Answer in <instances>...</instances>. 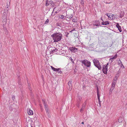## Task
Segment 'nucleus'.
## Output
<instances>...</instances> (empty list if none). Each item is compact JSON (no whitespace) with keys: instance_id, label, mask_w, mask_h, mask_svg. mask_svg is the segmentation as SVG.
Masks as SVG:
<instances>
[{"instance_id":"11","label":"nucleus","mask_w":127,"mask_h":127,"mask_svg":"<svg viewBox=\"0 0 127 127\" xmlns=\"http://www.w3.org/2000/svg\"><path fill=\"white\" fill-rule=\"evenodd\" d=\"M28 113L29 115H32L33 114V112L32 110L30 109H28Z\"/></svg>"},{"instance_id":"26","label":"nucleus","mask_w":127,"mask_h":127,"mask_svg":"<svg viewBox=\"0 0 127 127\" xmlns=\"http://www.w3.org/2000/svg\"><path fill=\"white\" fill-rule=\"evenodd\" d=\"M49 19H47L46 20V21L44 23V24H47L49 22Z\"/></svg>"},{"instance_id":"9","label":"nucleus","mask_w":127,"mask_h":127,"mask_svg":"<svg viewBox=\"0 0 127 127\" xmlns=\"http://www.w3.org/2000/svg\"><path fill=\"white\" fill-rule=\"evenodd\" d=\"M106 15H107L109 18H110V19L112 18V19L113 18V16H116V15H114L112 14H109L108 13H106Z\"/></svg>"},{"instance_id":"6","label":"nucleus","mask_w":127,"mask_h":127,"mask_svg":"<svg viewBox=\"0 0 127 127\" xmlns=\"http://www.w3.org/2000/svg\"><path fill=\"white\" fill-rule=\"evenodd\" d=\"M10 2H9V5L7 3V5H6L5 7V9L4 10V11H5L4 12V13L6 14V13L7 12L8 10H9L10 9Z\"/></svg>"},{"instance_id":"18","label":"nucleus","mask_w":127,"mask_h":127,"mask_svg":"<svg viewBox=\"0 0 127 127\" xmlns=\"http://www.w3.org/2000/svg\"><path fill=\"white\" fill-rule=\"evenodd\" d=\"M45 99H42V101L44 105V106L47 105L46 104V103H45Z\"/></svg>"},{"instance_id":"12","label":"nucleus","mask_w":127,"mask_h":127,"mask_svg":"<svg viewBox=\"0 0 127 127\" xmlns=\"http://www.w3.org/2000/svg\"><path fill=\"white\" fill-rule=\"evenodd\" d=\"M71 80H70L68 82V85L69 87V89L70 90L72 89V85L71 84Z\"/></svg>"},{"instance_id":"49","label":"nucleus","mask_w":127,"mask_h":127,"mask_svg":"<svg viewBox=\"0 0 127 127\" xmlns=\"http://www.w3.org/2000/svg\"><path fill=\"white\" fill-rule=\"evenodd\" d=\"M53 12H52V14H53Z\"/></svg>"},{"instance_id":"38","label":"nucleus","mask_w":127,"mask_h":127,"mask_svg":"<svg viewBox=\"0 0 127 127\" xmlns=\"http://www.w3.org/2000/svg\"><path fill=\"white\" fill-rule=\"evenodd\" d=\"M87 127H91L90 125L88 124L87 126Z\"/></svg>"},{"instance_id":"32","label":"nucleus","mask_w":127,"mask_h":127,"mask_svg":"<svg viewBox=\"0 0 127 127\" xmlns=\"http://www.w3.org/2000/svg\"><path fill=\"white\" fill-rule=\"evenodd\" d=\"M64 16L63 15H61V16L60 17V18L61 19H63L64 18Z\"/></svg>"},{"instance_id":"44","label":"nucleus","mask_w":127,"mask_h":127,"mask_svg":"<svg viewBox=\"0 0 127 127\" xmlns=\"http://www.w3.org/2000/svg\"><path fill=\"white\" fill-rule=\"evenodd\" d=\"M111 61L112 62L113 61V60H112V59H111Z\"/></svg>"},{"instance_id":"17","label":"nucleus","mask_w":127,"mask_h":127,"mask_svg":"<svg viewBox=\"0 0 127 127\" xmlns=\"http://www.w3.org/2000/svg\"><path fill=\"white\" fill-rule=\"evenodd\" d=\"M62 52V54L64 55V56L67 55V51H66L65 50H63Z\"/></svg>"},{"instance_id":"48","label":"nucleus","mask_w":127,"mask_h":127,"mask_svg":"<svg viewBox=\"0 0 127 127\" xmlns=\"http://www.w3.org/2000/svg\"><path fill=\"white\" fill-rule=\"evenodd\" d=\"M115 78L116 79V80H117V77H116Z\"/></svg>"},{"instance_id":"23","label":"nucleus","mask_w":127,"mask_h":127,"mask_svg":"<svg viewBox=\"0 0 127 127\" xmlns=\"http://www.w3.org/2000/svg\"><path fill=\"white\" fill-rule=\"evenodd\" d=\"M97 96H99L100 95L99 94V91H98V87H97Z\"/></svg>"},{"instance_id":"16","label":"nucleus","mask_w":127,"mask_h":127,"mask_svg":"<svg viewBox=\"0 0 127 127\" xmlns=\"http://www.w3.org/2000/svg\"><path fill=\"white\" fill-rule=\"evenodd\" d=\"M115 87H111L110 90L109 92V94L110 95L112 91L114 89Z\"/></svg>"},{"instance_id":"10","label":"nucleus","mask_w":127,"mask_h":127,"mask_svg":"<svg viewBox=\"0 0 127 127\" xmlns=\"http://www.w3.org/2000/svg\"><path fill=\"white\" fill-rule=\"evenodd\" d=\"M93 25L98 26L100 25V23L97 21H95L93 23Z\"/></svg>"},{"instance_id":"36","label":"nucleus","mask_w":127,"mask_h":127,"mask_svg":"<svg viewBox=\"0 0 127 127\" xmlns=\"http://www.w3.org/2000/svg\"><path fill=\"white\" fill-rule=\"evenodd\" d=\"M51 68L53 70H54V69H55V68L54 67L52 66H51Z\"/></svg>"},{"instance_id":"37","label":"nucleus","mask_w":127,"mask_h":127,"mask_svg":"<svg viewBox=\"0 0 127 127\" xmlns=\"http://www.w3.org/2000/svg\"><path fill=\"white\" fill-rule=\"evenodd\" d=\"M111 87H115V85H114V84H112Z\"/></svg>"},{"instance_id":"50","label":"nucleus","mask_w":127,"mask_h":127,"mask_svg":"<svg viewBox=\"0 0 127 127\" xmlns=\"http://www.w3.org/2000/svg\"><path fill=\"white\" fill-rule=\"evenodd\" d=\"M31 127H32V126H31Z\"/></svg>"},{"instance_id":"3","label":"nucleus","mask_w":127,"mask_h":127,"mask_svg":"<svg viewBox=\"0 0 127 127\" xmlns=\"http://www.w3.org/2000/svg\"><path fill=\"white\" fill-rule=\"evenodd\" d=\"M81 62L82 64L87 67H89L91 66V63L88 60H84L81 61Z\"/></svg>"},{"instance_id":"47","label":"nucleus","mask_w":127,"mask_h":127,"mask_svg":"<svg viewBox=\"0 0 127 127\" xmlns=\"http://www.w3.org/2000/svg\"><path fill=\"white\" fill-rule=\"evenodd\" d=\"M5 15V14H4V13H3V15Z\"/></svg>"},{"instance_id":"2","label":"nucleus","mask_w":127,"mask_h":127,"mask_svg":"<svg viewBox=\"0 0 127 127\" xmlns=\"http://www.w3.org/2000/svg\"><path fill=\"white\" fill-rule=\"evenodd\" d=\"M93 61L95 66L97 67L98 69H100L101 66L100 65L99 61L96 59H94L93 60Z\"/></svg>"},{"instance_id":"41","label":"nucleus","mask_w":127,"mask_h":127,"mask_svg":"<svg viewBox=\"0 0 127 127\" xmlns=\"http://www.w3.org/2000/svg\"><path fill=\"white\" fill-rule=\"evenodd\" d=\"M101 19L102 21H103V19H102V17H101Z\"/></svg>"},{"instance_id":"21","label":"nucleus","mask_w":127,"mask_h":127,"mask_svg":"<svg viewBox=\"0 0 127 127\" xmlns=\"http://www.w3.org/2000/svg\"><path fill=\"white\" fill-rule=\"evenodd\" d=\"M61 70V69L60 68H55V69H54L53 71H59L60 70Z\"/></svg>"},{"instance_id":"30","label":"nucleus","mask_w":127,"mask_h":127,"mask_svg":"<svg viewBox=\"0 0 127 127\" xmlns=\"http://www.w3.org/2000/svg\"><path fill=\"white\" fill-rule=\"evenodd\" d=\"M49 5V3H48V1L47 0L46 3L45 5L46 6H47Z\"/></svg>"},{"instance_id":"27","label":"nucleus","mask_w":127,"mask_h":127,"mask_svg":"<svg viewBox=\"0 0 127 127\" xmlns=\"http://www.w3.org/2000/svg\"><path fill=\"white\" fill-rule=\"evenodd\" d=\"M86 104V103H84L83 104L82 107L83 108H85V107Z\"/></svg>"},{"instance_id":"42","label":"nucleus","mask_w":127,"mask_h":127,"mask_svg":"<svg viewBox=\"0 0 127 127\" xmlns=\"http://www.w3.org/2000/svg\"><path fill=\"white\" fill-rule=\"evenodd\" d=\"M81 124H84V122H82V123H81Z\"/></svg>"},{"instance_id":"39","label":"nucleus","mask_w":127,"mask_h":127,"mask_svg":"<svg viewBox=\"0 0 127 127\" xmlns=\"http://www.w3.org/2000/svg\"><path fill=\"white\" fill-rule=\"evenodd\" d=\"M117 16L116 15V16H113V17H114V18H117L116 17V16Z\"/></svg>"},{"instance_id":"46","label":"nucleus","mask_w":127,"mask_h":127,"mask_svg":"<svg viewBox=\"0 0 127 127\" xmlns=\"http://www.w3.org/2000/svg\"><path fill=\"white\" fill-rule=\"evenodd\" d=\"M55 13H56H56H57V12H55Z\"/></svg>"},{"instance_id":"43","label":"nucleus","mask_w":127,"mask_h":127,"mask_svg":"<svg viewBox=\"0 0 127 127\" xmlns=\"http://www.w3.org/2000/svg\"><path fill=\"white\" fill-rule=\"evenodd\" d=\"M118 122H121L120 121V120H118Z\"/></svg>"},{"instance_id":"1","label":"nucleus","mask_w":127,"mask_h":127,"mask_svg":"<svg viewBox=\"0 0 127 127\" xmlns=\"http://www.w3.org/2000/svg\"><path fill=\"white\" fill-rule=\"evenodd\" d=\"M54 42H58L61 39L62 35L60 33H55L51 35Z\"/></svg>"},{"instance_id":"33","label":"nucleus","mask_w":127,"mask_h":127,"mask_svg":"<svg viewBox=\"0 0 127 127\" xmlns=\"http://www.w3.org/2000/svg\"><path fill=\"white\" fill-rule=\"evenodd\" d=\"M48 2L49 3V5L50 4H52V3H53V2L51 1H48Z\"/></svg>"},{"instance_id":"45","label":"nucleus","mask_w":127,"mask_h":127,"mask_svg":"<svg viewBox=\"0 0 127 127\" xmlns=\"http://www.w3.org/2000/svg\"><path fill=\"white\" fill-rule=\"evenodd\" d=\"M55 8H54V9H53V11L55 9Z\"/></svg>"},{"instance_id":"13","label":"nucleus","mask_w":127,"mask_h":127,"mask_svg":"<svg viewBox=\"0 0 127 127\" xmlns=\"http://www.w3.org/2000/svg\"><path fill=\"white\" fill-rule=\"evenodd\" d=\"M109 22L108 21L102 22H101V24L103 25H107L109 24Z\"/></svg>"},{"instance_id":"35","label":"nucleus","mask_w":127,"mask_h":127,"mask_svg":"<svg viewBox=\"0 0 127 127\" xmlns=\"http://www.w3.org/2000/svg\"><path fill=\"white\" fill-rule=\"evenodd\" d=\"M60 70L59 71H58L59 73L60 74H61L62 73V71Z\"/></svg>"},{"instance_id":"34","label":"nucleus","mask_w":127,"mask_h":127,"mask_svg":"<svg viewBox=\"0 0 127 127\" xmlns=\"http://www.w3.org/2000/svg\"><path fill=\"white\" fill-rule=\"evenodd\" d=\"M73 21L74 22H76L77 21V20H76V19H73Z\"/></svg>"},{"instance_id":"14","label":"nucleus","mask_w":127,"mask_h":127,"mask_svg":"<svg viewBox=\"0 0 127 127\" xmlns=\"http://www.w3.org/2000/svg\"><path fill=\"white\" fill-rule=\"evenodd\" d=\"M116 27L118 28L119 31L121 32L122 30L121 29V26L119 25V23H117L116 25Z\"/></svg>"},{"instance_id":"7","label":"nucleus","mask_w":127,"mask_h":127,"mask_svg":"<svg viewBox=\"0 0 127 127\" xmlns=\"http://www.w3.org/2000/svg\"><path fill=\"white\" fill-rule=\"evenodd\" d=\"M70 49L72 52L75 53L77 51L78 49L75 47H70Z\"/></svg>"},{"instance_id":"8","label":"nucleus","mask_w":127,"mask_h":127,"mask_svg":"<svg viewBox=\"0 0 127 127\" xmlns=\"http://www.w3.org/2000/svg\"><path fill=\"white\" fill-rule=\"evenodd\" d=\"M44 106V108L45 109V111H46V112L48 116L49 117H50V116L49 115V109L48 108V105H46V106Z\"/></svg>"},{"instance_id":"20","label":"nucleus","mask_w":127,"mask_h":127,"mask_svg":"<svg viewBox=\"0 0 127 127\" xmlns=\"http://www.w3.org/2000/svg\"><path fill=\"white\" fill-rule=\"evenodd\" d=\"M100 95L98 96H97L98 99V101L99 102V104L100 106H101V101H100Z\"/></svg>"},{"instance_id":"31","label":"nucleus","mask_w":127,"mask_h":127,"mask_svg":"<svg viewBox=\"0 0 127 127\" xmlns=\"http://www.w3.org/2000/svg\"><path fill=\"white\" fill-rule=\"evenodd\" d=\"M12 99L13 100H14L15 99V96L13 95L12 96Z\"/></svg>"},{"instance_id":"19","label":"nucleus","mask_w":127,"mask_h":127,"mask_svg":"<svg viewBox=\"0 0 127 127\" xmlns=\"http://www.w3.org/2000/svg\"><path fill=\"white\" fill-rule=\"evenodd\" d=\"M124 12H121L120 13V17L121 18L124 16Z\"/></svg>"},{"instance_id":"29","label":"nucleus","mask_w":127,"mask_h":127,"mask_svg":"<svg viewBox=\"0 0 127 127\" xmlns=\"http://www.w3.org/2000/svg\"><path fill=\"white\" fill-rule=\"evenodd\" d=\"M116 80V79H114V80H113V81L112 82V84L114 85H115L116 83L115 82Z\"/></svg>"},{"instance_id":"15","label":"nucleus","mask_w":127,"mask_h":127,"mask_svg":"<svg viewBox=\"0 0 127 127\" xmlns=\"http://www.w3.org/2000/svg\"><path fill=\"white\" fill-rule=\"evenodd\" d=\"M118 63L119 64V65H120L121 66V67H122L123 66V67L124 68V66L123 65L120 60L118 61Z\"/></svg>"},{"instance_id":"28","label":"nucleus","mask_w":127,"mask_h":127,"mask_svg":"<svg viewBox=\"0 0 127 127\" xmlns=\"http://www.w3.org/2000/svg\"><path fill=\"white\" fill-rule=\"evenodd\" d=\"M85 108H83L82 107V108H81V109H80V112L81 113H82V112H83V111L84 110V109H85Z\"/></svg>"},{"instance_id":"5","label":"nucleus","mask_w":127,"mask_h":127,"mask_svg":"<svg viewBox=\"0 0 127 127\" xmlns=\"http://www.w3.org/2000/svg\"><path fill=\"white\" fill-rule=\"evenodd\" d=\"M108 63L106 64L103 65V68L102 71L103 73L105 74H107V71L108 70Z\"/></svg>"},{"instance_id":"25","label":"nucleus","mask_w":127,"mask_h":127,"mask_svg":"<svg viewBox=\"0 0 127 127\" xmlns=\"http://www.w3.org/2000/svg\"><path fill=\"white\" fill-rule=\"evenodd\" d=\"M117 57V55L116 54L112 58H110V59L113 60L114 59L116 58Z\"/></svg>"},{"instance_id":"40","label":"nucleus","mask_w":127,"mask_h":127,"mask_svg":"<svg viewBox=\"0 0 127 127\" xmlns=\"http://www.w3.org/2000/svg\"><path fill=\"white\" fill-rule=\"evenodd\" d=\"M71 61L72 62H74V61H73V60L71 58Z\"/></svg>"},{"instance_id":"22","label":"nucleus","mask_w":127,"mask_h":127,"mask_svg":"<svg viewBox=\"0 0 127 127\" xmlns=\"http://www.w3.org/2000/svg\"><path fill=\"white\" fill-rule=\"evenodd\" d=\"M82 98L81 97H79V98L77 100V102L78 103H79L81 101V100L82 99Z\"/></svg>"},{"instance_id":"4","label":"nucleus","mask_w":127,"mask_h":127,"mask_svg":"<svg viewBox=\"0 0 127 127\" xmlns=\"http://www.w3.org/2000/svg\"><path fill=\"white\" fill-rule=\"evenodd\" d=\"M57 50L55 47H49L47 51H49L50 54L52 53L57 51Z\"/></svg>"},{"instance_id":"24","label":"nucleus","mask_w":127,"mask_h":127,"mask_svg":"<svg viewBox=\"0 0 127 127\" xmlns=\"http://www.w3.org/2000/svg\"><path fill=\"white\" fill-rule=\"evenodd\" d=\"M80 2L81 4L83 5L84 4V0H80Z\"/></svg>"}]
</instances>
